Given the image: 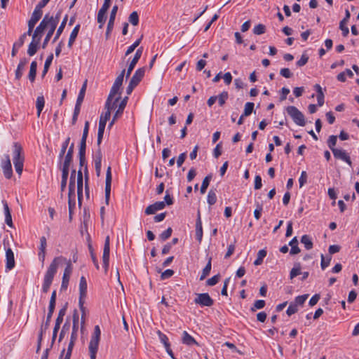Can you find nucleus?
<instances>
[{
    "label": "nucleus",
    "mask_w": 359,
    "mask_h": 359,
    "mask_svg": "<svg viewBox=\"0 0 359 359\" xmlns=\"http://www.w3.org/2000/svg\"><path fill=\"white\" fill-rule=\"evenodd\" d=\"M86 140L84 138H81L79 147V156H85L86 154Z\"/></svg>",
    "instance_id": "obj_58"
},
{
    "label": "nucleus",
    "mask_w": 359,
    "mask_h": 359,
    "mask_svg": "<svg viewBox=\"0 0 359 359\" xmlns=\"http://www.w3.org/2000/svg\"><path fill=\"white\" fill-rule=\"evenodd\" d=\"M228 96L229 95L226 91H223L218 96H217L220 106H222L226 102L228 99Z\"/></svg>",
    "instance_id": "obj_51"
},
{
    "label": "nucleus",
    "mask_w": 359,
    "mask_h": 359,
    "mask_svg": "<svg viewBox=\"0 0 359 359\" xmlns=\"http://www.w3.org/2000/svg\"><path fill=\"white\" fill-rule=\"evenodd\" d=\"M332 257L331 256H327L325 257L323 255H321V268L323 270H324L325 268H327L331 262Z\"/></svg>",
    "instance_id": "obj_46"
},
{
    "label": "nucleus",
    "mask_w": 359,
    "mask_h": 359,
    "mask_svg": "<svg viewBox=\"0 0 359 359\" xmlns=\"http://www.w3.org/2000/svg\"><path fill=\"white\" fill-rule=\"evenodd\" d=\"M27 62L28 60L27 58L23 57L20 59V62L15 72V79L17 80L20 79V78L22 76L25 67Z\"/></svg>",
    "instance_id": "obj_20"
},
{
    "label": "nucleus",
    "mask_w": 359,
    "mask_h": 359,
    "mask_svg": "<svg viewBox=\"0 0 359 359\" xmlns=\"http://www.w3.org/2000/svg\"><path fill=\"white\" fill-rule=\"evenodd\" d=\"M301 265L299 263H295L294 267L291 269L290 273V278L292 280L298 275L301 274Z\"/></svg>",
    "instance_id": "obj_38"
},
{
    "label": "nucleus",
    "mask_w": 359,
    "mask_h": 359,
    "mask_svg": "<svg viewBox=\"0 0 359 359\" xmlns=\"http://www.w3.org/2000/svg\"><path fill=\"white\" fill-rule=\"evenodd\" d=\"M57 27V22L56 20H54L53 19L43 18V20L41 21L39 25L36 27L35 29H38L39 28V32L38 33V38L39 41H41L42 36L45 31H47L46 36L43 40L42 48H45L46 46L48 45L50 38L52 37L53 34H54V32L55 31V29Z\"/></svg>",
    "instance_id": "obj_2"
},
{
    "label": "nucleus",
    "mask_w": 359,
    "mask_h": 359,
    "mask_svg": "<svg viewBox=\"0 0 359 359\" xmlns=\"http://www.w3.org/2000/svg\"><path fill=\"white\" fill-rule=\"evenodd\" d=\"M83 173L82 170H79L77 173V196L79 205H81V199L83 197Z\"/></svg>",
    "instance_id": "obj_17"
},
{
    "label": "nucleus",
    "mask_w": 359,
    "mask_h": 359,
    "mask_svg": "<svg viewBox=\"0 0 359 359\" xmlns=\"http://www.w3.org/2000/svg\"><path fill=\"white\" fill-rule=\"evenodd\" d=\"M211 271V258L209 259L206 266L203 269L202 273L200 277V280H203L205 279L210 273Z\"/></svg>",
    "instance_id": "obj_40"
},
{
    "label": "nucleus",
    "mask_w": 359,
    "mask_h": 359,
    "mask_svg": "<svg viewBox=\"0 0 359 359\" xmlns=\"http://www.w3.org/2000/svg\"><path fill=\"white\" fill-rule=\"evenodd\" d=\"M165 208V202L164 201H158L154 203L152 205H149L146 210L145 213L147 215L154 214L156 211L161 210Z\"/></svg>",
    "instance_id": "obj_19"
},
{
    "label": "nucleus",
    "mask_w": 359,
    "mask_h": 359,
    "mask_svg": "<svg viewBox=\"0 0 359 359\" xmlns=\"http://www.w3.org/2000/svg\"><path fill=\"white\" fill-rule=\"evenodd\" d=\"M24 155L22 147L18 142L13 145V161L16 172L20 175L23 170Z\"/></svg>",
    "instance_id": "obj_3"
},
{
    "label": "nucleus",
    "mask_w": 359,
    "mask_h": 359,
    "mask_svg": "<svg viewBox=\"0 0 359 359\" xmlns=\"http://www.w3.org/2000/svg\"><path fill=\"white\" fill-rule=\"evenodd\" d=\"M286 111L297 125L299 126H305L304 116L296 107L289 106L286 108Z\"/></svg>",
    "instance_id": "obj_5"
},
{
    "label": "nucleus",
    "mask_w": 359,
    "mask_h": 359,
    "mask_svg": "<svg viewBox=\"0 0 359 359\" xmlns=\"http://www.w3.org/2000/svg\"><path fill=\"white\" fill-rule=\"evenodd\" d=\"M65 263L67 264L63 276L70 277L72 273V264L70 260H67L65 257L63 256H58L55 257L49 266L48 267L43 277V284H42V292L44 293H47L50 289V287L53 283V278L57 273V269L60 265Z\"/></svg>",
    "instance_id": "obj_1"
},
{
    "label": "nucleus",
    "mask_w": 359,
    "mask_h": 359,
    "mask_svg": "<svg viewBox=\"0 0 359 359\" xmlns=\"http://www.w3.org/2000/svg\"><path fill=\"white\" fill-rule=\"evenodd\" d=\"M297 311H298V308H297V305L294 304V303H291L289 305V306L286 311V313L290 316L297 313Z\"/></svg>",
    "instance_id": "obj_60"
},
{
    "label": "nucleus",
    "mask_w": 359,
    "mask_h": 359,
    "mask_svg": "<svg viewBox=\"0 0 359 359\" xmlns=\"http://www.w3.org/2000/svg\"><path fill=\"white\" fill-rule=\"evenodd\" d=\"M120 97H117L115 98V100L111 101L109 100H107L105 103V109L106 111L102 113L100 116V118L104 119L105 121H108L111 116V111L112 109H115L117 107L118 102H119Z\"/></svg>",
    "instance_id": "obj_9"
},
{
    "label": "nucleus",
    "mask_w": 359,
    "mask_h": 359,
    "mask_svg": "<svg viewBox=\"0 0 359 359\" xmlns=\"http://www.w3.org/2000/svg\"><path fill=\"white\" fill-rule=\"evenodd\" d=\"M79 29H80V25H77L74 27V28L72 31L70 36H69V41H68V47L69 48H72V46L74 42L75 41V39L79 34Z\"/></svg>",
    "instance_id": "obj_31"
},
{
    "label": "nucleus",
    "mask_w": 359,
    "mask_h": 359,
    "mask_svg": "<svg viewBox=\"0 0 359 359\" xmlns=\"http://www.w3.org/2000/svg\"><path fill=\"white\" fill-rule=\"evenodd\" d=\"M45 104V100L43 95L38 96L36 102V107L37 109V116H39Z\"/></svg>",
    "instance_id": "obj_36"
},
{
    "label": "nucleus",
    "mask_w": 359,
    "mask_h": 359,
    "mask_svg": "<svg viewBox=\"0 0 359 359\" xmlns=\"http://www.w3.org/2000/svg\"><path fill=\"white\" fill-rule=\"evenodd\" d=\"M265 306V301L264 300H257L255 302L253 306L251 308L252 311H255L257 309H261L264 308Z\"/></svg>",
    "instance_id": "obj_52"
},
{
    "label": "nucleus",
    "mask_w": 359,
    "mask_h": 359,
    "mask_svg": "<svg viewBox=\"0 0 359 359\" xmlns=\"http://www.w3.org/2000/svg\"><path fill=\"white\" fill-rule=\"evenodd\" d=\"M74 144L72 143L68 151H67V153L66 154L65 156V161H64V163L63 164L65 165H71V163L72 161V158H73V153H74Z\"/></svg>",
    "instance_id": "obj_34"
},
{
    "label": "nucleus",
    "mask_w": 359,
    "mask_h": 359,
    "mask_svg": "<svg viewBox=\"0 0 359 359\" xmlns=\"http://www.w3.org/2000/svg\"><path fill=\"white\" fill-rule=\"evenodd\" d=\"M1 168L3 169V172L4 176L7 179H10L13 174L12 165L10 160V157L8 154H5L4 158L1 161Z\"/></svg>",
    "instance_id": "obj_13"
},
{
    "label": "nucleus",
    "mask_w": 359,
    "mask_h": 359,
    "mask_svg": "<svg viewBox=\"0 0 359 359\" xmlns=\"http://www.w3.org/2000/svg\"><path fill=\"white\" fill-rule=\"evenodd\" d=\"M69 165H62V180H67L69 175Z\"/></svg>",
    "instance_id": "obj_61"
},
{
    "label": "nucleus",
    "mask_w": 359,
    "mask_h": 359,
    "mask_svg": "<svg viewBox=\"0 0 359 359\" xmlns=\"http://www.w3.org/2000/svg\"><path fill=\"white\" fill-rule=\"evenodd\" d=\"M266 256V251L265 250H260L257 253V259L254 262L255 266H259L262 264L264 258Z\"/></svg>",
    "instance_id": "obj_39"
},
{
    "label": "nucleus",
    "mask_w": 359,
    "mask_h": 359,
    "mask_svg": "<svg viewBox=\"0 0 359 359\" xmlns=\"http://www.w3.org/2000/svg\"><path fill=\"white\" fill-rule=\"evenodd\" d=\"M14 253L11 248L6 250V271L12 270L15 267Z\"/></svg>",
    "instance_id": "obj_15"
},
{
    "label": "nucleus",
    "mask_w": 359,
    "mask_h": 359,
    "mask_svg": "<svg viewBox=\"0 0 359 359\" xmlns=\"http://www.w3.org/2000/svg\"><path fill=\"white\" fill-rule=\"evenodd\" d=\"M54 309H55V306H48V315H47V318H46V322L44 325V329H47L48 325H49V323L50 321V319H51V317H52V315L54 312Z\"/></svg>",
    "instance_id": "obj_56"
},
{
    "label": "nucleus",
    "mask_w": 359,
    "mask_h": 359,
    "mask_svg": "<svg viewBox=\"0 0 359 359\" xmlns=\"http://www.w3.org/2000/svg\"><path fill=\"white\" fill-rule=\"evenodd\" d=\"M289 245L291 246L290 255H297L300 252V249L298 247V241L297 237H294L289 243Z\"/></svg>",
    "instance_id": "obj_29"
},
{
    "label": "nucleus",
    "mask_w": 359,
    "mask_h": 359,
    "mask_svg": "<svg viewBox=\"0 0 359 359\" xmlns=\"http://www.w3.org/2000/svg\"><path fill=\"white\" fill-rule=\"evenodd\" d=\"M172 230L170 227L168 228L165 231L162 232L160 235V238L163 241H165L171 236Z\"/></svg>",
    "instance_id": "obj_59"
},
{
    "label": "nucleus",
    "mask_w": 359,
    "mask_h": 359,
    "mask_svg": "<svg viewBox=\"0 0 359 359\" xmlns=\"http://www.w3.org/2000/svg\"><path fill=\"white\" fill-rule=\"evenodd\" d=\"M109 243H110L109 236H107L104 241L103 255H102L103 268L104 269L105 273L107 272L109 265V252H110Z\"/></svg>",
    "instance_id": "obj_10"
},
{
    "label": "nucleus",
    "mask_w": 359,
    "mask_h": 359,
    "mask_svg": "<svg viewBox=\"0 0 359 359\" xmlns=\"http://www.w3.org/2000/svg\"><path fill=\"white\" fill-rule=\"evenodd\" d=\"M88 169L86 167L85 168V194L87 198H90V190L88 187Z\"/></svg>",
    "instance_id": "obj_49"
},
{
    "label": "nucleus",
    "mask_w": 359,
    "mask_h": 359,
    "mask_svg": "<svg viewBox=\"0 0 359 359\" xmlns=\"http://www.w3.org/2000/svg\"><path fill=\"white\" fill-rule=\"evenodd\" d=\"M75 177H76V170H73L71 173L70 179H69V191L70 192L75 191Z\"/></svg>",
    "instance_id": "obj_45"
},
{
    "label": "nucleus",
    "mask_w": 359,
    "mask_h": 359,
    "mask_svg": "<svg viewBox=\"0 0 359 359\" xmlns=\"http://www.w3.org/2000/svg\"><path fill=\"white\" fill-rule=\"evenodd\" d=\"M301 243L304 245L306 250L313 248V244L311 238L309 235H303L301 238Z\"/></svg>",
    "instance_id": "obj_30"
},
{
    "label": "nucleus",
    "mask_w": 359,
    "mask_h": 359,
    "mask_svg": "<svg viewBox=\"0 0 359 359\" xmlns=\"http://www.w3.org/2000/svg\"><path fill=\"white\" fill-rule=\"evenodd\" d=\"M111 168L108 167L106 173L105 180V201L107 204L109 203L110 193H111Z\"/></svg>",
    "instance_id": "obj_16"
},
{
    "label": "nucleus",
    "mask_w": 359,
    "mask_h": 359,
    "mask_svg": "<svg viewBox=\"0 0 359 359\" xmlns=\"http://www.w3.org/2000/svg\"><path fill=\"white\" fill-rule=\"evenodd\" d=\"M3 205H4V214H5V222L8 226L10 227H13V221H12V217L11 214V211L9 209V207L8 205V203L6 201H2Z\"/></svg>",
    "instance_id": "obj_24"
},
{
    "label": "nucleus",
    "mask_w": 359,
    "mask_h": 359,
    "mask_svg": "<svg viewBox=\"0 0 359 359\" xmlns=\"http://www.w3.org/2000/svg\"><path fill=\"white\" fill-rule=\"evenodd\" d=\"M182 343L188 346L198 345V342L194 338L191 336L187 331H184L182 333Z\"/></svg>",
    "instance_id": "obj_26"
},
{
    "label": "nucleus",
    "mask_w": 359,
    "mask_h": 359,
    "mask_svg": "<svg viewBox=\"0 0 359 359\" xmlns=\"http://www.w3.org/2000/svg\"><path fill=\"white\" fill-rule=\"evenodd\" d=\"M121 86V84L117 83L116 82L114 81L107 100L114 101V100H115V98L117 97H119L121 98L120 93H119V90H120Z\"/></svg>",
    "instance_id": "obj_23"
},
{
    "label": "nucleus",
    "mask_w": 359,
    "mask_h": 359,
    "mask_svg": "<svg viewBox=\"0 0 359 359\" xmlns=\"http://www.w3.org/2000/svg\"><path fill=\"white\" fill-rule=\"evenodd\" d=\"M203 238V227H202V222L201 219L200 214L198 215V218L196 222V240L201 243Z\"/></svg>",
    "instance_id": "obj_25"
},
{
    "label": "nucleus",
    "mask_w": 359,
    "mask_h": 359,
    "mask_svg": "<svg viewBox=\"0 0 359 359\" xmlns=\"http://www.w3.org/2000/svg\"><path fill=\"white\" fill-rule=\"evenodd\" d=\"M194 302L201 306H211L213 305L214 301L208 293L196 294Z\"/></svg>",
    "instance_id": "obj_11"
},
{
    "label": "nucleus",
    "mask_w": 359,
    "mask_h": 359,
    "mask_svg": "<svg viewBox=\"0 0 359 359\" xmlns=\"http://www.w3.org/2000/svg\"><path fill=\"white\" fill-rule=\"evenodd\" d=\"M66 313V308H62L59 311L55 324L60 325L63 321V318Z\"/></svg>",
    "instance_id": "obj_57"
},
{
    "label": "nucleus",
    "mask_w": 359,
    "mask_h": 359,
    "mask_svg": "<svg viewBox=\"0 0 359 359\" xmlns=\"http://www.w3.org/2000/svg\"><path fill=\"white\" fill-rule=\"evenodd\" d=\"M74 342L75 341H69L67 353L65 354V353L63 354L64 359H67V358L70 359L71 355H72V350H73V348L74 346Z\"/></svg>",
    "instance_id": "obj_55"
},
{
    "label": "nucleus",
    "mask_w": 359,
    "mask_h": 359,
    "mask_svg": "<svg viewBox=\"0 0 359 359\" xmlns=\"http://www.w3.org/2000/svg\"><path fill=\"white\" fill-rule=\"evenodd\" d=\"M37 63L36 61H32L30 65L28 78L31 82H34L36 74Z\"/></svg>",
    "instance_id": "obj_35"
},
{
    "label": "nucleus",
    "mask_w": 359,
    "mask_h": 359,
    "mask_svg": "<svg viewBox=\"0 0 359 359\" xmlns=\"http://www.w3.org/2000/svg\"><path fill=\"white\" fill-rule=\"evenodd\" d=\"M95 168L97 175L99 176L101 171L102 166V154L99 151L94 158Z\"/></svg>",
    "instance_id": "obj_33"
},
{
    "label": "nucleus",
    "mask_w": 359,
    "mask_h": 359,
    "mask_svg": "<svg viewBox=\"0 0 359 359\" xmlns=\"http://www.w3.org/2000/svg\"><path fill=\"white\" fill-rule=\"evenodd\" d=\"M111 4V0H104V4L97 13V22L100 24L99 27L102 28L106 20V13Z\"/></svg>",
    "instance_id": "obj_12"
},
{
    "label": "nucleus",
    "mask_w": 359,
    "mask_h": 359,
    "mask_svg": "<svg viewBox=\"0 0 359 359\" xmlns=\"http://www.w3.org/2000/svg\"><path fill=\"white\" fill-rule=\"evenodd\" d=\"M337 140V137L336 135H331V136H330V137L327 140V145L332 151V149H337V148H335Z\"/></svg>",
    "instance_id": "obj_50"
},
{
    "label": "nucleus",
    "mask_w": 359,
    "mask_h": 359,
    "mask_svg": "<svg viewBox=\"0 0 359 359\" xmlns=\"http://www.w3.org/2000/svg\"><path fill=\"white\" fill-rule=\"evenodd\" d=\"M101 330L98 325L95 326L93 334L91 336L88 346L90 359H96V354L98 350L100 340Z\"/></svg>",
    "instance_id": "obj_4"
},
{
    "label": "nucleus",
    "mask_w": 359,
    "mask_h": 359,
    "mask_svg": "<svg viewBox=\"0 0 359 359\" xmlns=\"http://www.w3.org/2000/svg\"><path fill=\"white\" fill-rule=\"evenodd\" d=\"M332 154L334 155V157L337 159H340L346 163H348L349 165H351L352 163L351 161V158L348 155V154L343 149H332Z\"/></svg>",
    "instance_id": "obj_14"
},
{
    "label": "nucleus",
    "mask_w": 359,
    "mask_h": 359,
    "mask_svg": "<svg viewBox=\"0 0 359 359\" xmlns=\"http://www.w3.org/2000/svg\"><path fill=\"white\" fill-rule=\"evenodd\" d=\"M351 17V13L348 9L345 11V17L339 23V29L342 31V34L344 36H347L349 33V29L348 27L346 26L349 18Z\"/></svg>",
    "instance_id": "obj_18"
},
{
    "label": "nucleus",
    "mask_w": 359,
    "mask_h": 359,
    "mask_svg": "<svg viewBox=\"0 0 359 359\" xmlns=\"http://www.w3.org/2000/svg\"><path fill=\"white\" fill-rule=\"evenodd\" d=\"M309 60V56L306 54H302L301 58L297 62L298 67H302L305 65Z\"/></svg>",
    "instance_id": "obj_63"
},
{
    "label": "nucleus",
    "mask_w": 359,
    "mask_h": 359,
    "mask_svg": "<svg viewBox=\"0 0 359 359\" xmlns=\"http://www.w3.org/2000/svg\"><path fill=\"white\" fill-rule=\"evenodd\" d=\"M79 294H80V297H79L80 308H81V310L82 311V312L84 313L83 299L86 298V294H87V282H86V280L84 276H81L80 278ZM83 315H84V313H83L82 317H81L82 323H83V321H84Z\"/></svg>",
    "instance_id": "obj_6"
},
{
    "label": "nucleus",
    "mask_w": 359,
    "mask_h": 359,
    "mask_svg": "<svg viewBox=\"0 0 359 359\" xmlns=\"http://www.w3.org/2000/svg\"><path fill=\"white\" fill-rule=\"evenodd\" d=\"M308 297H309V294L297 296L294 299V302H293V303L294 304H296L297 306L298 305H303L304 304V302H306V300L307 299Z\"/></svg>",
    "instance_id": "obj_53"
},
{
    "label": "nucleus",
    "mask_w": 359,
    "mask_h": 359,
    "mask_svg": "<svg viewBox=\"0 0 359 359\" xmlns=\"http://www.w3.org/2000/svg\"><path fill=\"white\" fill-rule=\"evenodd\" d=\"M39 32V28L38 29H35L34 32H32V41L29 43L27 49V54L29 56H33L36 54L39 49V46L40 44V41L38 38V33Z\"/></svg>",
    "instance_id": "obj_8"
},
{
    "label": "nucleus",
    "mask_w": 359,
    "mask_h": 359,
    "mask_svg": "<svg viewBox=\"0 0 359 359\" xmlns=\"http://www.w3.org/2000/svg\"><path fill=\"white\" fill-rule=\"evenodd\" d=\"M43 15L42 10H40L35 7L31 18L28 21V30L27 34L29 36H31L32 32H34V28L37 23V22L41 19Z\"/></svg>",
    "instance_id": "obj_7"
},
{
    "label": "nucleus",
    "mask_w": 359,
    "mask_h": 359,
    "mask_svg": "<svg viewBox=\"0 0 359 359\" xmlns=\"http://www.w3.org/2000/svg\"><path fill=\"white\" fill-rule=\"evenodd\" d=\"M157 334L160 341L163 344L164 347L170 346V344L169 343L168 338L165 334L158 330L157 332Z\"/></svg>",
    "instance_id": "obj_43"
},
{
    "label": "nucleus",
    "mask_w": 359,
    "mask_h": 359,
    "mask_svg": "<svg viewBox=\"0 0 359 359\" xmlns=\"http://www.w3.org/2000/svg\"><path fill=\"white\" fill-rule=\"evenodd\" d=\"M254 106H255V104L253 102H247L245 104L243 114L245 116H250L254 109Z\"/></svg>",
    "instance_id": "obj_47"
},
{
    "label": "nucleus",
    "mask_w": 359,
    "mask_h": 359,
    "mask_svg": "<svg viewBox=\"0 0 359 359\" xmlns=\"http://www.w3.org/2000/svg\"><path fill=\"white\" fill-rule=\"evenodd\" d=\"M149 71V68L147 66H144L136 70V86L142 80L145 73Z\"/></svg>",
    "instance_id": "obj_28"
},
{
    "label": "nucleus",
    "mask_w": 359,
    "mask_h": 359,
    "mask_svg": "<svg viewBox=\"0 0 359 359\" xmlns=\"http://www.w3.org/2000/svg\"><path fill=\"white\" fill-rule=\"evenodd\" d=\"M53 59V55L50 54L46 60L43 70L42 72V76H44L48 71V69L52 63Z\"/></svg>",
    "instance_id": "obj_44"
},
{
    "label": "nucleus",
    "mask_w": 359,
    "mask_h": 359,
    "mask_svg": "<svg viewBox=\"0 0 359 359\" xmlns=\"http://www.w3.org/2000/svg\"><path fill=\"white\" fill-rule=\"evenodd\" d=\"M211 179H212V176L211 175H208V176H206L203 179V180L202 182L201 187V193L202 194L205 193L206 189H207V188L209 186V184H210V182Z\"/></svg>",
    "instance_id": "obj_42"
},
{
    "label": "nucleus",
    "mask_w": 359,
    "mask_h": 359,
    "mask_svg": "<svg viewBox=\"0 0 359 359\" xmlns=\"http://www.w3.org/2000/svg\"><path fill=\"white\" fill-rule=\"evenodd\" d=\"M219 274H217L209 278L206 282L207 285L210 286H213L216 285L219 282Z\"/></svg>",
    "instance_id": "obj_62"
},
{
    "label": "nucleus",
    "mask_w": 359,
    "mask_h": 359,
    "mask_svg": "<svg viewBox=\"0 0 359 359\" xmlns=\"http://www.w3.org/2000/svg\"><path fill=\"white\" fill-rule=\"evenodd\" d=\"M27 36H29L28 34H27V32L24 33L23 34H22L20 36V37L19 38V39L16 42L14 43L15 44V46H18V47H20V48L21 46H22V45L25 43V39H26Z\"/></svg>",
    "instance_id": "obj_64"
},
{
    "label": "nucleus",
    "mask_w": 359,
    "mask_h": 359,
    "mask_svg": "<svg viewBox=\"0 0 359 359\" xmlns=\"http://www.w3.org/2000/svg\"><path fill=\"white\" fill-rule=\"evenodd\" d=\"M314 89L317 92V101H318V105L321 107L324 104V93L323 92V89L321 86L319 84H316L314 86Z\"/></svg>",
    "instance_id": "obj_27"
},
{
    "label": "nucleus",
    "mask_w": 359,
    "mask_h": 359,
    "mask_svg": "<svg viewBox=\"0 0 359 359\" xmlns=\"http://www.w3.org/2000/svg\"><path fill=\"white\" fill-rule=\"evenodd\" d=\"M266 27L262 24H259L253 28V33L257 35H260L265 33Z\"/></svg>",
    "instance_id": "obj_48"
},
{
    "label": "nucleus",
    "mask_w": 359,
    "mask_h": 359,
    "mask_svg": "<svg viewBox=\"0 0 359 359\" xmlns=\"http://www.w3.org/2000/svg\"><path fill=\"white\" fill-rule=\"evenodd\" d=\"M68 205H69V217H72V215L73 214L74 210L76 206V194L75 191L72 193L69 191L68 193Z\"/></svg>",
    "instance_id": "obj_22"
},
{
    "label": "nucleus",
    "mask_w": 359,
    "mask_h": 359,
    "mask_svg": "<svg viewBox=\"0 0 359 359\" xmlns=\"http://www.w3.org/2000/svg\"><path fill=\"white\" fill-rule=\"evenodd\" d=\"M117 10H118L117 6H114L111 11L110 18H109V20L108 22L107 29V32H106L107 36H108L110 32L113 29Z\"/></svg>",
    "instance_id": "obj_21"
},
{
    "label": "nucleus",
    "mask_w": 359,
    "mask_h": 359,
    "mask_svg": "<svg viewBox=\"0 0 359 359\" xmlns=\"http://www.w3.org/2000/svg\"><path fill=\"white\" fill-rule=\"evenodd\" d=\"M86 87H87V81H85L84 83L83 84V86L80 90L79 95L77 97L76 103V104H77V105H81V103L83 102L84 96H85V93H86Z\"/></svg>",
    "instance_id": "obj_37"
},
{
    "label": "nucleus",
    "mask_w": 359,
    "mask_h": 359,
    "mask_svg": "<svg viewBox=\"0 0 359 359\" xmlns=\"http://www.w3.org/2000/svg\"><path fill=\"white\" fill-rule=\"evenodd\" d=\"M67 21V15H65V17L62 20L60 25L59 26V27L57 28V29L56 31V34L53 40V43L55 42L60 36L61 34L62 33V32L66 26Z\"/></svg>",
    "instance_id": "obj_32"
},
{
    "label": "nucleus",
    "mask_w": 359,
    "mask_h": 359,
    "mask_svg": "<svg viewBox=\"0 0 359 359\" xmlns=\"http://www.w3.org/2000/svg\"><path fill=\"white\" fill-rule=\"evenodd\" d=\"M70 142V137H67L62 143V147H61V150H60V155H59V157L61 158L64 156L65 152H66V150H67V148L69 145V143Z\"/></svg>",
    "instance_id": "obj_54"
},
{
    "label": "nucleus",
    "mask_w": 359,
    "mask_h": 359,
    "mask_svg": "<svg viewBox=\"0 0 359 359\" xmlns=\"http://www.w3.org/2000/svg\"><path fill=\"white\" fill-rule=\"evenodd\" d=\"M217 201L216 193L214 190L210 189L207 196V202L210 205H214Z\"/></svg>",
    "instance_id": "obj_41"
}]
</instances>
